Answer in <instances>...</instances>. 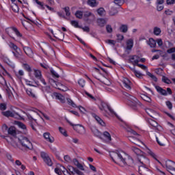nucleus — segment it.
I'll use <instances>...</instances> for the list:
<instances>
[{"label": "nucleus", "mask_w": 175, "mask_h": 175, "mask_svg": "<svg viewBox=\"0 0 175 175\" xmlns=\"http://www.w3.org/2000/svg\"><path fill=\"white\" fill-rule=\"evenodd\" d=\"M92 118L97 121L98 124L101 125V126H105V122L99 117L98 116L96 113H92Z\"/></svg>", "instance_id": "obj_16"}, {"label": "nucleus", "mask_w": 175, "mask_h": 175, "mask_svg": "<svg viewBox=\"0 0 175 175\" xmlns=\"http://www.w3.org/2000/svg\"><path fill=\"white\" fill-rule=\"evenodd\" d=\"M34 76L36 79L38 80H40L41 83L44 84V85H46L47 83H46V81H44V79L42 77V72L39 70H34Z\"/></svg>", "instance_id": "obj_10"}, {"label": "nucleus", "mask_w": 175, "mask_h": 175, "mask_svg": "<svg viewBox=\"0 0 175 175\" xmlns=\"http://www.w3.org/2000/svg\"><path fill=\"white\" fill-rule=\"evenodd\" d=\"M23 68L27 70V72H31V67L29 66V65L27 64H23Z\"/></svg>", "instance_id": "obj_58"}, {"label": "nucleus", "mask_w": 175, "mask_h": 175, "mask_svg": "<svg viewBox=\"0 0 175 175\" xmlns=\"http://www.w3.org/2000/svg\"><path fill=\"white\" fill-rule=\"evenodd\" d=\"M44 137L47 142H49V143H54V137H50V133H44Z\"/></svg>", "instance_id": "obj_22"}, {"label": "nucleus", "mask_w": 175, "mask_h": 175, "mask_svg": "<svg viewBox=\"0 0 175 175\" xmlns=\"http://www.w3.org/2000/svg\"><path fill=\"white\" fill-rule=\"evenodd\" d=\"M68 170L72 175H84V174L81 172V171H79V169L71 165L68 166Z\"/></svg>", "instance_id": "obj_11"}, {"label": "nucleus", "mask_w": 175, "mask_h": 175, "mask_svg": "<svg viewBox=\"0 0 175 175\" xmlns=\"http://www.w3.org/2000/svg\"><path fill=\"white\" fill-rule=\"evenodd\" d=\"M64 160L66 161V162H72V159H70V157H69L68 155L64 156Z\"/></svg>", "instance_id": "obj_62"}, {"label": "nucleus", "mask_w": 175, "mask_h": 175, "mask_svg": "<svg viewBox=\"0 0 175 175\" xmlns=\"http://www.w3.org/2000/svg\"><path fill=\"white\" fill-rule=\"evenodd\" d=\"M166 105H167L168 109H170V110H172V109H173V105L172 104V102L167 101Z\"/></svg>", "instance_id": "obj_59"}, {"label": "nucleus", "mask_w": 175, "mask_h": 175, "mask_svg": "<svg viewBox=\"0 0 175 175\" xmlns=\"http://www.w3.org/2000/svg\"><path fill=\"white\" fill-rule=\"evenodd\" d=\"M161 28L158 27H155L153 29V33L156 35V36H159V35H161Z\"/></svg>", "instance_id": "obj_36"}, {"label": "nucleus", "mask_w": 175, "mask_h": 175, "mask_svg": "<svg viewBox=\"0 0 175 175\" xmlns=\"http://www.w3.org/2000/svg\"><path fill=\"white\" fill-rule=\"evenodd\" d=\"M146 111L152 118H155V116H158V113L151 109H146Z\"/></svg>", "instance_id": "obj_18"}, {"label": "nucleus", "mask_w": 175, "mask_h": 175, "mask_svg": "<svg viewBox=\"0 0 175 175\" xmlns=\"http://www.w3.org/2000/svg\"><path fill=\"white\" fill-rule=\"evenodd\" d=\"M118 13V10H117V8L112 7L111 10H109V15L110 16H116Z\"/></svg>", "instance_id": "obj_34"}, {"label": "nucleus", "mask_w": 175, "mask_h": 175, "mask_svg": "<svg viewBox=\"0 0 175 175\" xmlns=\"http://www.w3.org/2000/svg\"><path fill=\"white\" fill-rule=\"evenodd\" d=\"M127 105L132 107L134 110H136L137 109V106L140 105V102H139V100L136 98L135 96H131L129 98H127Z\"/></svg>", "instance_id": "obj_4"}, {"label": "nucleus", "mask_w": 175, "mask_h": 175, "mask_svg": "<svg viewBox=\"0 0 175 175\" xmlns=\"http://www.w3.org/2000/svg\"><path fill=\"white\" fill-rule=\"evenodd\" d=\"M91 131L94 135V136H96L97 137H99V139H102V133L96 129L95 126L91 127Z\"/></svg>", "instance_id": "obj_13"}, {"label": "nucleus", "mask_w": 175, "mask_h": 175, "mask_svg": "<svg viewBox=\"0 0 175 175\" xmlns=\"http://www.w3.org/2000/svg\"><path fill=\"white\" fill-rule=\"evenodd\" d=\"M162 81H163L164 83H165L166 84H170V81L169 79H167V77H163L162 78Z\"/></svg>", "instance_id": "obj_57"}, {"label": "nucleus", "mask_w": 175, "mask_h": 175, "mask_svg": "<svg viewBox=\"0 0 175 175\" xmlns=\"http://www.w3.org/2000/svg\"><path fill=\"white\" fill-rule=\"evenodd\" d=\"M8 135H11V136H13V137H16L17 133L16 132V129L14 126H10L8 130Z\"/></svg>", "instance_id": "obj_20"}, {"label": "nucleus", "mask_w": 175, "mask_h": 175, "mask_svg": "<svg viewBox=\"0 0 175 175\" xmlns=\"http://www.w3.org/2000/svg\"><path fill=\"white\" fill-rule=\"evenodd\" d=\"M167 170L172 175H175V162L172 160L165 161Z\"/></svg>", "instance_id": "obj_6"}, {"label": "nucleus", "mask_w": 175, "mask_h": 175, "mask_svg": "<svg viewBox=\"0 0 175 175\" xmlns=\"http://www.w3.org/2000/svg\"><path fill=\"white\" fill-rule=\"evenodd\" d=\"M55 172L56 173V174L62 175V172H61L59 167L55 168Z\"/></svg>", "instance_id": "obj_60"}, {"label": "nucleus", "mask_w": 175, "mask_h": 175, "mask_svg": "<svg viewBox=\"0 0 175 175\" xmlns=\"http://www.w3.org/2000/svg\"><path fill=\"white\" fill-rule=\"evenodd\" d=\"M12 31H14V32H15L16 35L17 36H19L20 38H21V36H23L21 33L20 31H18V30L17 29V28L16 27H12Z\"/></svg>", "instance_id": "obj_54"}, {"label": "nucleus", "mask_w": 175, "mask_h": 175, "mask_svg": "<svg viewBox=\"0 0 175 175\" xmlns=\"http://www.w3.org/2000/svg\"><path fill=\"white\" fill-rule=\"evenodd\" d=\"M57 87H54V88H57V90H60V91H68V88L65 87L62 83L59 82H56Z\"/></svg>", "instance_id": "obj_19"}, {"label": "nucleus", "mask_w": 175, "mask_h": 175, "mask_svg": "<svg viewBox=\"0 0 175 175\" xmlns=\"http://www.w3.org/2000/svg\"><path fill=\"white\" fill-rule=\"evenodd\" d=\"M83 16L85 17V18H88V17H93V18H95V15H94L92 12L88 11L84 12Z\"/></svg>", "instance_id": "obj_33"}, {"label": "nucleus", "mask_w": 175, "mask_h": 175, "mask_svg": "<svg viewBox=\"0 0 175 175\" xmlns=\"http://www.w3.org/2000/svg\"><path fill=\"white\" fill-rule=\"evenodd\" d=\"M9 46L10 47V49L16 51V53H18V50H20V49H18V46H17V45L14 44V43L13 42H10Z\"/></svg>", "instance_id": "obj_31"}, {"label": "nucleus", "mask_w": 175, "mask_h": 175, "mask_svg": "<svg viewBox=\"0 0 175 175\" xmlns=\"http://www.w3.org/2000/svg\"><path fill=\"white\" fill-rule=\"evenodd\" d=\"M16 124L18 126H19V128H21V129H27V126H25V124L21 122H16Z\"/></svg>", "instance_id": "obj_44"}, {"label": "nucleus", "mask_w": 175, "mask_h": 175, "mask_svg": "<svg viewBox=\"0 0 175 175\" xmlns=\"http://www.w3.org/2000/svg\"><path fill=\"white\" fill-rule=\"evenodd\" d=\"M67 102H68V105H70V106H72V107H77V106L76 104L73 102V100H72V99L68 98V99H67Z\"/></svg>", "instance_id": "obj_46"}, {"label": "nucleus", "mask_w": 175, "mask_h": 175, "mask_svg": "<svg viewBox=\"0 0 175 175\" xmlns=\"http://www.w3.org/2000/svg\"><path fill=\"white\" fill-rule=\"evenodd\" d=\"M97 24L99 27H105L106 24V20L103 18H98L97 19Z\"/></svg>", "instance_id": "obj_27"}, {"label": "nucleus", "mask_w": 175, "mask_h": 175, "mask_svg": "<svg viewBox=\"0 0 175 175\" xmlns=\"http://www.w3.org/2000/svg\"><path fill=\"white\" fill-rule=\"evenodd\" d=\"M66 120L67 122H68L71 126L73 127L74 131H76L78 132V133H80L81 135H84L85 133V129H84V126L81 124H74L68 118H66Z\"/></svg>", "instance_id": "obj_5"}, {"label": "nucleus", "mask_w": 175, "mask_h": 175, "mask_svg": "<svg viewBox=\"0 0 175 175\" xmlns=\"http://www.w3.org/2000/svg\"><path fill=\"white\" fill-rule=\"evenodd\" d=\"M129 140L131 142V143H133L134 144H136V142H137V139L132 136L129 137Z\"/></svg>", "instance_id": "obj_48"}, {"label": "nucleus", "mask_w": 175, "mask_h": 175, "mask_svg": "<svg viewBox=\"0 0 175 175\" xmlns=\"http://www.w3.org/2000/svg\"><path fill=\"white\" fill-rule=\"evenodd\" d=\"M113 2L118 6H122V5H124L125 0H113Z\"/></svg>", "instance_id": "obj_40"}, {"label": "nucleus", "mask_w": 175, "mask_h": 175, "mask_svg": "<svg viewBox=\"0 0 175 175\" xmlns=\"http://www.w3.org/2000/svg\"><path fill=\"white\" fill-rule=\"evenodd\" d=\"M42 92H44V94H51V88H50V86L42 87Z\"/></svg>", "instance_id": "obj_35"}, {"label": "nucleus", "mask_w": 175, "mask_h": 175, "mask_svg": "<svg viewBox=\"0 0 175 175\" xmlns=\"http://www.w3.org/2000/svg\"><path fill=\"white\" fill-rule=\"evenodd\" d=\"M97 79L101 81V83H103V84H105V85H111V82L107 78H103L101 80L99 79Z\"/></svg>", "instance_id": "obj_30"}, {"label": "nucleus", "mask_w": 175, "mask_h": 175, "mask_svg": "<svg viewBox=\"0 0 175 175\" xmlns=\"http://www.w3.org/2000/svg\"><path fill=\"white\" fill-rule=\"evenodd\" d=\"M131 70L134 72V75H135L136 77H142V76H143L140 72L135 70V68H131Z\"/></svg>", "instance_id": "obj_43"}, {"label": "nucleus", "mask_w": 175, "mask_h": 175, "mask_svg": "<svg viewBox=\"0 0 175 175\" xmlns=\"http://www.w3.org/2000/svg\"><path fill=\"white\" fill-rule=\"evenodd\" d=\"M146 165H150V163H145V164H142V165L139 166V173L141 175H147L148 173H150V169H148L146 167Z\"/></svg>", "instance_id": "obj_9"}, {"label": "nucleus", "mask_w": 175, "mask_h": 175, "mask_svg": "<svg viewBox=\"0 0 175 175\" xmlns=\"http://www.w3.org/2000/svg\"><path fill=\"white\" fill-rule=\"evenodd\" d=\"M105 42L108 43V44H111L112 46H116V43H117L114 40H107Z\"/></svg>", "instance_id": "obj_47"}, {"label": "nucleus", "mask_w": 175, "mask_h": 175, "mask_svg": "<svg viewBox=\"0 0 175 175\" xmlns=\"http://www.w3.org/2000/svg\"><path fill=\"white\" fill-rule=\"evenodd\" d=\"M51 73L55 77H57V79H59V75L57 73L53 68L51 69Z\"/></svg>", "instance_id": "obj_53"}, {"label": "nucleus", "mask_w": 175, "mask_h": 175, "mask_svg": "<svg viewBox=\"0 0 175 175\" xmlns=\"http://www.w3.org/2000/svg\"><path fill=\"white\" fill-rule=\"evenodd\" d=\"M78 84L83 88H84V85H85V81L84 79H79Z\"/></svg>", "instance_id": "obj_49"}, {"label": "nucleus", "mask_w": 175, "mask_h": 175, "mask_svg": "<svg viewBox=\"0 0 175 175\" xmlns=\"http://www.w3.org/2000/svg\"><path fill=\"white\" fill-rule=\"evenodd\" d=\"M133 47V40L129 39L126 41V50H132Z\"/></svg>", "instance_id": "obj_25"}, {"label": "nucleus", "mask_w": 175, "mask_h": 175, "mask_svg": "<svg viewBox=\"0 0 175 175\" xmlns=\"http://www.w3.org/2000/svg\"><path fill=\"white\" fill-rule=\"evenodd\" d=\"M59 131L62 135H64L66 137H68V134L66 133V130L62 127H59Z\"/></svg>", "instance_id": "obj_42"}, {"label": "nucleus", "mask_w": 175, "mask_h": 175, "mask_svg": "<svg viewBox=\"0 0 175 175\" xmlns=\"http://www.w3.org/2000/svg\"><path fill=\"white\" fill-rule=\"evenodd\" d=\"M155 88L157 92H159V94H161V95H163L164 96H166V95H167V92H166V90L163 88L159 86H155Z\"/></svg>", "instance_id": "obj_23"}, {"label": "nucleus", "mask_w": 175, "mask_h": 175, "mask_svg": "<svg viewBox=\"0 0 175 175\" xmlns=\"http://www.w3.org/2000/svg\"><path fill=\"white\" fill-rule=\"evenodd\" d=\"M132 151L135 152L136 155L138 156L137 159L141 165H146V163H150V160L147 157L143 156V152L140 149L133 147L132 148Z\"/></svg>", "instance_id": "obj_2"}, {"label": "nucleus", "mask_w": 175, "mask_h": 175, "mask_svg": "<svg viewBox=\"0 0 175 175\" xmlns=\"http://www.w3.org/2000/svg\"><path fill=\"white\" fill-rule=\"evenodd\" d=\"M26 92L27 95H29V96H31V98L36 99V95H35L33 92H32V90H27Z\"/></svg>", "instance_id": "obj_45"}, {"label": "nucleus", "mask_w": 175, "mask_h": 175, "mask_svg": "<svg viewBox=\"0 0 175 175\" xmlns=\"http://www.w3.org/2000/svg\"><path fill=\"white\" fill-rule=\"evenodd\" d=\"M103 136L108 140L109 142H111V135L109 132L105 131L103 133Z\"/></svg>", "instance_id": "obj_39"}, {"label": "nucleus", "mask_w": 175, "mask_h": 175, "mask_svg": "<svg viewBox=\"0 0 175 175\" xmlns=\"http://www.w3.org/2000/svg\"><path fill=\"white\" fill-rule=\"evenodd\" d=\"M54 96L58 99L62 103H65V97L59 93H54Z\"/></svg>", "instance_id": "obj_21"}, {"label": "nucleus", "mask_w": 175, "mask_h": 175, "mask_svg": "<svg viewBox=\"0 0 175 175\" xmlns=\"http://www.w3.org/2000/svg\"><path fill=\"white\" fill-rule=\"evenodd\" d=\"M120 32L123 33H126L128 32V25H122L119 28Z\"/></svg>", "instance_id": "obj_26"}, {"label": "nucleus", "mask_w": 175, "mask_h": 175, "mask_svg": "<svg viewBox=\"0 0 175 175\" xmlns=\"http://www.w3.org/2000/svg\"><path fill=\"white\" fill-rule=\"evenodd\" d=\"M148 122L151 126H153V128H157L158 126V122L152 119H148Z\"/></svg>", "instance_id": "obj_28"}, {"label": "nucleus", "mask_w": 175, "mask_h": 175, "mask_svg": "<svg viewBox=\"0 0 175 175\" xmlns=\"http://www.w3.org/2000/svg\"><path fill=\"white\" fill-rule=\"evenodd\" d=\"M41 158L44 160V162L48 165V166H53V161H51V159H50V157H49V154L44 152H40Z\"/></svg>", "instance_id": "obj_7"}, {"label": "nucleus", "mask_w": 175, "mask_h": 175, "mask_svg": "<svg viewBox=\"0 0 175 175\" xmlns=\"http://www.w3.org/2000/svg\"><path fill=\"white\" fill-rule=\"evenodd\" d=\"M16 139H17L16 137H14L13 138H10V139L8 138H5V140L8 143H10L11 144V146H12V147H14V148H18V144H17V142L16 141Z\"/></svg>", "instance_id": "obj_12"}, {"label": "nucleus", "mask_w": 175, "mask_h": 175, "mask_svg": "<svg viewBox=\"0 0 175 175\" xmlns=\"http://www.w3.org/2000/svg\"><path fill=\"white\" fill-rule=\"evenodd\" d=\"M140 61V57L137 55H133L131 59L130 62L133 65H137Z\"/></svg>", "instance_id": "obj_17"}, {"label": "nucleus", "mask_w": 175, "mask_h": 175, "mask_svg": "<svg viewBox=\"0 0 175 175\" xmlns=\"http://www.w3.org/2000/svg\"><path fill=\"white\" fill-rule=\"evenodd\" d=\"M11 8L13 12H14L15 13H18V12L20 11V8H18V5H17V4L16 3H12L11 5Z\"/></svg>", "instance_id": "obj_32"}, {"label": "nucleus", "mask_w": 175, "mask_h": 175, "mask_svg": "<svg viewBox=\"0 0 175 175\" xmlns=\"http://www.w3.org/2000/svg\"><path fill=\"white\" fill-rule=\"evenodd\" d=\"M83 12L81 11H77L75 12V16L77 17V18H83Z\"/></svg>", "instance_id": "obj_41"}, {"label": "nucleus", "mask_w": 175, "mask_h": 175, "mask_svg": "<svg viewBox=\"0 0 175 175\" xmlns=\"http://www.w3.org/2000/svg\"><path fill=\"white\" fill-rule=\"evenodd\" d=\"M97 13L100 16H105V13H106V11L105 10V8H100L97 10Z\"/></svg>", "instance_id": "obj_37"}, {"label": "nucleus", "mask_w": 175, "mask_h": 175, "mask_svg": "<svg viewBox=\"0 0 175 175\" xmlns=\"http://www.w3.org/2000/svg\"><path fill=\"white\" fill-rule=\"evenodd\" d=\"M3 116L5 117H12V118H21V116L18 113L11 111H6L2 112Z\"/></svg>", "instance_id": "obj_8"}, {"label": "nucleus", "mask_w": 175, "mask_h": 175, "mask_svg": "<svg viewBox=\"0 0 175 175\" xmlns=\"http://www.w3.org/2000/svg\"><path fill=\"white\" fill-rule=\"evenodd\" d=\"M71 25H73V27H75V28H81L79 26V23L76 21H71Z\"/></svg>", "instance_id": "obj_56"}, {"label": "nucleus", "mask_w": 175, "mask_h": 175, "mask_svg": "<svg viewBox=\"0 0 175 175\" xmlns=\"http://www.w3.org/2000/svg\"><path fill=\"white\" fill-rule=\"evenodd\" d=\"M167 53H168V54H172V53H175V47L170 48L167 51Z\"/></svg>", "instance_id": "obj_63"}, {"label": "nucleus", "mask_w": 175, "mask_h": 175, "mask_svg": "<svg viewBox=\"0 0 175 175\" xmlns=\"http://www.w3.org/2000/svg\"><path fill=\"white\" fill-rule=\"evenodd\" d=\"M124 153H120V152H112L110 154V157L111 159L115 163H117L116 161L114 160V158L118 157L119 159L120 160V162H122L124 165V166H131V165H133V158H129V161H125V158L124 157ZM114 157V158L113 157Z\"/></svg>", "instance_id": "obj_1"}, {"label": "nucleus", "mask_w": 175, "mask_h": 175, "mask_svg": "<svg viewBox=\"0 0 175 175\" xmlns=\"http://www.w3.org/2000/svg\"><path fill=\"white\" fill-rule=\"evenodd\" d=\"M107 107L108 110H109L111 114H114V116H116V117H117V118H118V120H120V121H122V120H121V118H120V117L118 116V115H117V113H116V112H114V110H113V109H111V107H110V106L107 105Z\"/></svg>", "instance_id": "obj_38"}, {"label": "nucleus", "mask_w": 175, "mask_h": 175, "mask_svg": "<svg viewBox=\"0 0 175 175\" xmlns=\"http://www.w3.org/2000/svg\"><path fill=\"white\" fill-rule=\"evenodd\" d=\"M18 142L21 143V146L24 147L26 150H32L33 146L31 141L26 137H23L22 138H18Z\"/></svg>", "instance_id": "obj_3"}, {"label": "nucleus", "mask_w": 175, "mask_h": 175, "mask_svg": "<svg viewBox=\"0 0 175 175\" xmlns=\"http://www.w3.org/2000/svg\"><path fill=\"white\" fill-rule=\"evenodd\" d=\"M23 51L26 55H28L30 58H32L33 57V51H32V49L28 46H23Z\"/></svg>", "instance_id": "obj_14"}, {"label": "nucleus", "mask_w": 175, "mask_h": 175, "mask_svg": "<svg viewBox=\"0 0 175 175\" xmlns=\"http://www.w3.org/2000/svg\"><path fill=\"white\" fill-rule=\"evenodd\" d=\"M106 30L108 33H111L113 32V28L111 27V25H107L106 26Z\"/></svg>", "instance_id": "obj_50"}, {"label": "nucleus", "mask_w": 175, "mask_h": 175, "mask_svg": "<svg viewBox=\"0 0 175 175\" xmlns=\"http://www.w3.org/2000/svg\"><path fill=\"white\" fill-rule=\"evenodd\" d=\"M49 83L53 87H57V81L53 79H49Z\"/></svg>", "instance_id": "obj_52"}, {"label": "nucleus", "mask_w": 175, "mask_h": 175, "mask_svg": "<svg viewBox=\"0 0 175 175\" xmlns=\"http://www.w3.org/2000/svg\"><path fill=\"white\" fill-rule=\"evenodd\" d=\"M64 10L66 12V16H70V12L69 7L64 8Z\"/></svg>", "instance_id": "obj_61"}, {"label": "nucleus", "mask_w": 175, "mask_h": 175, "mask_svg": "<svg viewBox=\"0 0 175 175\" xmlns=\"http://www.w3.org/2000/svg\"><path fill=\"white\" fill-rule=\"evenodd\" d=\"M65 36V33L60 32L58 37H56V39H59V40H64V37Z\"/></svg>", "instance_id": "obj_55"}, {"label": "nucleus", "mask_w": 175, "mask_h": 175, "mask_svg": "<svg viewBox=\"0 0 175 175\" xmlns=\"http://www.w3.org/2000/svg\"><path fill=\"white\" fill-rule=\"evenodd\" d=\"M148 44L151 47V49H155V47H157V41L153 38H150L148 41Z\"/></svg>", "instance_id": "obj_24"}, {"label": "nucleus", "mask_w": 175, "mask_h": 175, "mask_svg": "<svg viewBox=\"0 0 175 175\" xmlns=\"http://www.w3.org/2000/svg\"><path fill=\"white\" fill-rule=\"evenodd\" d=\"M88 4L92 8H96V6H98V3H96V0H88Z\"/></svg>", "instance_id": "obj_29"}, {"label": "nucleus", "mask_w": 175, "mask_h": 175, "mask_svg": "<svg viewBox=\"0 0 175 175\" xmlns=\"http://www.w3.org/2000/svg\"><path fill=\"white\" fill-rule=\"evenodd\" d=\"M123 83V87L125 88V90H131V81L128 79V78H124L122 81Z\"/></svg>", "instance_id": "obj_15"}, {"label": "nucleus", "mask_w": 175, "mask_h": 175, "mask_svg": "<svg viewBox=\"0 0 175 175\" xmlns=\"http://www.w3.org/2000/svg\"><path fill=\"white\" fill-rule=\"evenodd\" d=\"M0 109L1 110H5L6 109V105L4 103L0 104Z\"/></svg>", "instance_id": "obj_64"}, {"label": "nucleus", "mask_w": 175, "mask_h": 175, "mask_svg": "<svg viewBox=\"0 0 175 175\" xmlns=\"http://www.w3.org/2000/svg\"><path fill=\"white\" fill-rule=\"evenodd\" d=\"M12 53L14 54L15 58H17L18 59H20L21 58V54L18 53V52L12 51Z\"/></svg>", "instance_id": "obj_51"}]
</instances>
